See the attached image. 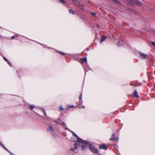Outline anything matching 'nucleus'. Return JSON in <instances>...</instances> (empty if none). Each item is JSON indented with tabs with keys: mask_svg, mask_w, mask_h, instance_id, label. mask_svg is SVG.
<instances>
[{
	"mask_svg": "<svg viewBox=\"0 0 155 155\" xmlns=\"http://www.w3.org/2000/svg\"><path fill=\"white\" fill-rule=\"evenodd\" d=\"M76 104H77V106H76V107H77V106H78V102H76Z\"/></svg>",
	"mask_w": 155,
	"mask_h": 155,
	"instance_id": "a19ab883",
	"label": "nucleus"
},
{
	"mask_svg": "<svg viewBox=\"0 0 155 155\" xmlns=\"http://www.w3.org/2000/svg\"><path fill=\"white\" fill-rule=\"evenodd\" d=\"M117 45H118V46L119 47H120V46H124L125 45H124V44H123L122 43V41H119L118 43L117 44Z\"/></svg>",
	"mask_w": 155,
	"mask_h": 155,
	"instance_id": "ddd939ff",
	"label": "nucleus"
},
{
	"mask_svg": "<svg viewBox=\"0 0 155 155\" xmlns=\"http://www.w3.org/2000/svg\"><path fill=\"white\" fill-rule=\"evenodd\" d=\"M1 36L0 35V38H1Z\"/></svg>",
	"mask_w": 155,
	"mask_h": 155,
	"instance_id": "a18cd8bd",
	"label": "nucleus"
},
{
	"mask_svg": "<svg viewBox=\"0 0 155 155\" xmlns=\"http://www.w3.org/2000/svg\"><path fill=\"white\" fill-rule=\"evenodd\" d=\"M81 150H86L87 149V147L85 145H82L81 146Z\"/></svg>",
	"mask_w": 155,
	"mask_h": 155,
	"instance_id": "dca6fc26",
	"label": "nucleus"
},
{
	"mask_svg": "<svg viewBox=\"0 0 155 155\" xmlns=\"http://www.w3.org/2000/svg\"><path fill=\"white\" fill-rule=\"evenodd\" d=\"M115 134H112V137L111 138H115Z\"/></svg>",
	"mask_w": 155,
	"mask_h": 155,
	"instance_id": "c9c22d12",
	"label": "nucleus"
},
{
	"mask_svg": "<svg viewBox=\"0 0 155 155\" xmlns=\"http://www.w3.org/2000/svg\"><path fill=\"white\" fill-rule=\"evenodd\" d=\"M151 44L152 45H153V46L155 47V42L154 41H152L151 42Z\"/></svg>",
	"mask_w": 155,
	"mask_h": 155,
	"instance_id": "c85d7f7f",
	"label": "nucleus"
},
{
	"mask_svg": "<svg viewBox=\"0 0 155 155\" xmlns=\"http://www.w3.org/2000/svg\"><path fill=\"white\" fill-rule=\"evenodd\" d=\"M64 110L63 107L62 106H60L59 108V110L60 111L63 110Z\"/></svg>",
	"mask_w": 155,
	"mask_h": 155,
	"instance_id": "5701e85b",
	"label": "nucleus"
},
{
	"mask_svg": "<svg viewBox=\"0 0 155 155\" xmlns=\"http://www.w3.org/2000/svg\"><path fill=\"white\" fill-rule=\"evenodd\" d=\"M112 1L115 3H116V4H120V3L117 1L116 0H112Z\"/></svg>",
	"mask_w": 155,
	"mask_h": 155,
	"instance_id": "b1692460",
	"label": "nucleus"
},
{
	"mask_svg": "<svg viewBox=\"0 0 155 155\" xmlns=\"http://www.w3.org/2000/svg\"><path fill=\"white\" fill-rule=\"evenodd\" d=\"M8 62V64L11 67H12V65L11 63L9 61V60L8 61H7Z\"/></svg>",
	"mask_w": 155,
	"mask_h": 155,
	"instance_id": "bb28decb",
	"label": "nucleus"
},
{
	"mask_svg": "<svg viewBox=\"0 0 155 155\" xmlns=\"http://www.w3.org/2000/svg\"><path fill=\"white\" fill-rule=\"evenodd\" d=\"M51 134L55 138H57L58 137V135L56 134L55 131L54 133Z\"/></svg>",
	"mask_w": 155,
	"mask_h": 155,
	"instance_id": "f3484780",
	"label": "nucleus"
},
{
	"mask_svg": "<svg viewBox=\"0 0 155 155\" xmlns=\"http://www.w3.org/2000/svg\"><path fill=\"white\" fill-rule=\"evenodd\" d=\"M91 14L92 15H93L94 16H95L96 14L95 13L91 12Z\"/></svg>",
	"mask_w": 155,
	"mask_h": 155,
	"instance_id": "7c9ffc66",
	"label": "nucleus"
},
{
	"mask_svg": "<svg viewBox=\"0 0 155 155\" xmlns=\"http://www.w3.org/2000/svg\"><path fill=\"white\" fill-rule=\"evenodd\" d=\"M79 99H82V94H81L79 96Z\"/></svg>",
	"mask_w": 155,
	"mask_h": 155,
	"instance_id": "473e14b6",
	"label": "nucleus"
},
{
	"mask_svg": "<svg viewBox=\"0 0 155 155\" xmlns=\"http://www.w3.org/2000/svg\"><path fill=\"white\" fill-rule=\"evenodd\" d=\"M79 102L80 104H81L83 103V101H82V99H79Z\"/></svg>",
	"mask_w": 155,
	"mask_h": 155,
	"instance_id": "c756f323",
	"label": "nucleus"
},
{
	"mask_svg": "<svg viewBox=\"0 0 155 155\" xmlns=\"http://www.w3.org/2000/svg\"><path fill=\"white\" fill-rule=\"evenodd\" d=\"M60 2L65 3V2L64 0H59Z\"/></svg>",
	"mask_w": 155,
	"mask_h": 155,
	"instance_id": "72a5a7b5",
	"label": "nucleus"
},
{
	"mask_svg": "<svg viewBox=\"0 0 155 155\" xmlns=\"http://www.w3.org/2000/svg\"><path fill=\"white\" fill-rule=\"evenodd\" d=\"M73 1L74 3L78 6H79L80 4L79 2L77 0H74Z\"/></svg>",
	"mask_w": 155,
	"mask_h": 155,
	"instance_id": "f8f14e48",
	"label": "nucleus"
},
{
	"mask_svg": "<svg viewBox=\"0 0 155 155\" xmlns=\"http://www.w3.org/2000/svg\"><path fill=\"white\" fill-rule=\"evenodd\" d=\"M129 2L130 5H139L141 4L140 2L137 0H129Z\"/></svg>",
	"mask_w": 155,
	"mask_h": 155,
	"instance_id": "20e7f679",
	"label": "nucleus"
},
{
	"mask_svg": "<svg viewBox=\"0 0 155 155\" xmlns=\"http://www.w3.org/2000/svg\"><path fill=\"white\" fill-rule=\"evenodd\" d=\"M30 109L32 111H33V109L35 108V106L34 105L30 104L29 106Z\"/></svg>",
	"mask_w": 155,
	"mask_h": 155,
	"instance_id": "9b49d317",
	"label": "nucleus"
},
{
	"mask_svg": "<svg viewBox=\"0 0 155 155\" xmlns=\"http://www.w3.org/2000/svg\"><path fill=\"white\" fill-rule=\"evenodd\" d=\"M37 43H38L39 44H40V45H43V46H45V48H49V47H48L47 45H44L42 44H41V43H38V42H37Z\"/></svg>",
	"mask_w": 155,
	"mask_h": 155,
	"instance_id": "a878e982",
	"label": "nucleus"
},
{
	"mask_svg": "<svg viewBox=\"0 0 155 155\" xmlns=\"http://www.w3.org/2000/svg\"><path fill=\"white\" fill-rule=\"evenodd\" d=\"M139 54L140 58L142 59H146L148 55L147 54H145L141 52H139Z\"/></svg>",
	"mask_w": 155,
	"mask_h": 155,
	"instance_id": "39448f33",
	"label": "nucleus"
},
{
	"mask_svg": "<svg viewBox=\"0 0 155 155\" xmlns=\"http://www.w3.org/2000/svg\"><path fill=\"white\" fill-rule=\"evenodd\" d=\"M15 36H12V37H11V39H14V38H15Z\"/></svg>",
	"mask_w": 155,
	"mask_h": 155,
	"instance_id": "e433bc0d",
	"label": "nucleus"
},
{
	"mask_svg": "<svg viewBox=\"0 0 155 155\" xmlns=\"http://www.w3.org/2000/svg\"><path fill=\"white\" fill-rule=\"evenodd\" d=\"M69 13L71 14H72L73 15H74L75 14L74 12L72 10V9H70L69 10Z\"/></svg>",
	"mask_w": 155,
	"mask_h": 155,
	"instance_id": "aec40b11",
	"label": "nucleus"
},
{
	"mask_svg": "<svg viewBox=\"0 0 155 155\" xmlns=\"http://www.w3.org/2000/svg\"><path fill=\"white\" fill-rule=\"evenodd\" d=\"M18 36H19V35L18 34H17V35H15V36L17 37H18Z\"/></svg>",
	"mask_w": 155,
	"mask_h": 155,
	"instance_id": "58836bf2",
	"label": "nucleus"
},
{
	"mask_svg": "<svg viewBox=\"0 0 155 155\" xmlns=\"http://www.w3.org/2000/svg\"><path fill=\"white\" fill-rule=\"evenodd\" d=\"M118 138H111L110 139V140H116L117 141H118Z\"/></svg>",
	"mask_w": 155,
	"mask_h": 155,
	"instance_id": "4be33fe9",
	"label": "nucleus"
},
{
	"mask_svg": "<svg viewBox=\"0 0 155 155\" xmlns=\"http://www.w3.org/2000/svg\"><path fill=\"white\" fill-rule=\"evenodd\" d=\"M10 153L11 154V155H15L14 153H12L11 152H10Z\"/></svg>",
	"mask_w": 155,
	"mask_h": 155,
	"instance_id": "4c0bfd02",
	"label": "nucleus"
},
{
	"mask_svg": "<svg viewBox=\"0 0 155 155\" xmlns=\"http://www.w3.org/2000/svg\"><path fill=\"white\" fill-rule=\"evenodd\" d=\"M70 131L73 134L74 136L76 137L77 140V141L79 143H81L82 144H86V145H88L90 143V142H89L84 140L80 138L75 133H74L71 130H70Z\"/></svg>",
	"mask_w": 155,
	"mask_h": 155,
	"instance_id": "f257e3e1",
	"label": "nucleus"
},
{
	"mask_svg": "<svg viewBox=\"0 0 155 155\" xmlns=\"http://www.w3.org/2000/svg\"><path fill=\"white\" fill-rule=\"evenodd\" d=\"M99 148L100 149H103L107 150V147L106 145L102 144L99 146Z\"/></svg>",
	"mask_w": 155,
	"mask_h": 155,
	"instance_id": "0eeeda50",
	"label": "nucleus"
},
{
	"mask_svg": "<svg viewBox=\"0 0 155 155\" xmlns=\"http://www.w3.org/2000/svg\"><path fill=\"white\" fill-rule=\"evenodd\" d=\"M97 27L98 28H99V25L97 24Z\"/></svg>",
	"mask_w": 155,
	"mask_h": 155,
	"instance_id": "ea45409f",
	"label": "nucleus"
},
{
	"mask_svg": "<svg viewBox=\"0 0 155 155\" xmlns=\"http://www.w3.org/2000/svg\"><path fill=\"white\" fill-rule=\"evenodd\" d=\"M56 50V52L60 54L61 55H65L66 54L64 52H61V51H58V50Z\"/></svg>",
	"mask_w": 155,
	"mask_h": 155,
	"instance_id": "4468645a",
	"label": "nucleus"
},
{
	"mask_svg": "<svg viewBox=\"0 0 155 155\" xmlns=\"http://www.w3.org/2000/svg\"><path fill=\"white\" fill-rule=\"evenodd\" d=\"M59 120H60V119H58L56 120H53V121L54 122H55L56 123V124H58L59 125H61V124L60 122H59Z\"/></svg>",
	"mask_w": 155,
	"mask_h": 155,
	"instance_id": "2eb2a0df",
	"label": "nucleus"
},
{
	"mask_svg": "<svg viewBox=\"0 0 155 155\" xmlns=\"http://www.w3.org/2000/svg\"><path fill=\"white\" fill-rule=\"evenodd\" d=\"M49 128L48 129V131L51 133H52L54 132V129L53 127L51 125H49Z\"/></svg>",
	"mask_w": 155,
	"mask_h": 155,
	"instance_id": "423d86ee",
	"label": "nucleus"
},
{
	"mask_svg": "<svg viewBox=\"0 0 155 155\" xmlns=\"http://www.w3.org/2000/svg\"><path fill=\"white\" fill-rule=\"evenodd\" d=\"M61 125H63V126H66V124L64 122H62V124H61Z\"/></svg>",
	"mask_w": 155,
	"mask_h": 155,
	"instance_id": "f704fd0d",
	"label": "nucleus"
},
{
	"mask_svg": "<svg viewBox=\"0 0 155 155\" xmlns=\"http://www.w3.org/2000/svg\"><path fill=\"white\" fill-rule=\"evenodd\" d=\"M133 96L136 98H138V94L136 90L133 93Z\"/></svg>",
	"mask_w": 155,
	"mask_h": 155,
	"instance_id": "9d476101",
	"label": "nucleus"
},
{
	"mask_svg": "<svg viewBox=\"0 0 155 155\" xmlns=\"http://www.w3.org/2000/svg\"><path fill=\"white\" fill-rule=\"evenodd\" d=\"M84 70H85V73L86 74V70L85 69H84Z\"/></svg>",
	"mask_w": 155,
	"mask_h": 155,
	"instance_id": "37998d69",
	"label": "nucleus"
},
{
	"mask_svg": "<svg viewBox=\"0 0 155 155\" xmlns=\"http://www.w3.org/2000/svg\"><path fill=\"white\" fill-rule=\"evenodd\" d=\"M78 7L81 10H84V8L83 5H81V4L78 6Z\"/></svg>",
	"mask_w": 155,
	"mask_h": 155,
	"instance_id": "a211bd4d",
	"label": "nucleus"
},
{
	"mask_svg": "<svg viewBox=\"0 0 155 155\" xmlns=\"http://www.w3.org/2000/svg\"><path fill=\"white\" fill-rule=\"evenodd\" d=\"M81 61L82 63H86L87 62V58L86 57L81 58Z\"/></svg>",
	"mask_w": 155,
	"mask_h": 155,
	"instance_id": "6e6552de",
	"label": "nucleus"
},
{
	"mask_svg": "<svg viewBox=\"0 0 155 155\" xmlns=\"http://www.w3.org/2000/svg\"><path fill=\"white\" fill-rule=\"evenodd\" d=\"M2 147H3L4 149H5V150H6L8 152H9L10 153V152H11L10 151H9L8 149H7L4 146L3 144L2 143L0 144V145Z\"/></svg>",
	"mask_w": 155,
	"mask_h": 155,
	"instance_id": "6ab92c4d",
	"label": "nucleus"
},
{
	"mask_svg": "<svg viewBox=\"0 0 155 155\" xmlns=\"http://www.w3.org/2000/svg\"><path fill=\"white\" fill-rule=\"evenodd\" d=\"M78 142L76 141L74 144V148H71L70 149V150L72 151L74 153H77L78 152V147H81L82 146L78 143Z\"/></svg>",
	"mask_w": 155,
	"mask_h": 155,
	"instance_id": "7ed1b4c3",
	"label": "nucleus"
},
{
	"mask_svg": "<svg viewBox=\"0 0 155 155\" xmlns=\"http://www.w3.org/2000/svg\"><path fill=\"white\" fill-rule=\"evenodd\" d=\"M40 109L42 110L44 113V114L47 117V116L46 112L45 111V109L42 108H40Z\"/></svg>",
	"mask_w": 155,
	"mask_h": 155,
	"instance_id": "412c9836",
	"label": "nucleus"
},
{
	"mask_svg": "<svg viewBox=\"0 0 155 155\" xmlns=\"http://www.w3.org/2000/svg\"><path fill=\"white\" fill-rule=\"evenodd\" d=\"M82 107H83V108H85V107H84V106H82Z\"/></svg>",
	"mask_w": 155,
	"mask_h": 155,
	"instance_id": "c03bdc74",
	"label": "nucleus"
},
{
	"mask_svg": "<svg viewBox=\"0 0 155 155\" xmlns=\"http://www.w3.org/2000/svg\"><path fill=\"white\" fill-rule=\"evenodd\" d=\"M107 38V37L105 36H103L101 37L100 40V42L102 43Z\"/></svg>",
	"mask_w": 155,
	"mask_h": 155,
	"instance_id": "1a4fd4ad",
	"label": "nucleus"
},
{
	"mask_svg": "<svg viewBox=\"0 0 155 155\" xmlns=\"http://www.w3.org/2000/svg\"><path fill=\"white\" fill-rule=\"evenodd\" d=\"M89 145L90 150L94 153H97L98 155H102L98 152V150L94 146H92L90 143L88 145Z\"/></svg>",
	"mask_w": 155,
	"mask_h": 155,
	"instance_id": "f03ea898",
	"label": "nucleus"
},
{
	"mask_svg": "<svg viewBox=\"0 0 155 155\" xmlns=\"http://www.w3.org/2000/svg\"><path fill=\"white\" fill-rule=\"evenodd\" d=\"M76 107L74 105H68V108H73Z\"/></svg>",
	"mask_w": 155,
	"mask_h": 155,
	"instance_id": "cd10ccee",
	"label": "nucleus"
},
{
	"mask_svg": "<svg viewBox=\"0 0 155 155\" xmlns=\"http://www.w3.org/2000/svg\"><path fill=\"white\" fill-rule=\"evenodd\" d=\"M72 1H73L74 0H72Z\"/></svg>",
	"mask_w": 155,
	"mask_h": 155,
	"instance_id": "49530a36",
	"label": "nucleus"
},
{
	"mask_svg": "<svg viewBox=\"0 0 155 155\" xmlns=\"http://www.w3.org/2000/svg\"><path fill=\"white\" fill-rule=\"evenodd\" d=\"M4 60L6 61H8V60L5 57H3Z\"/></svg>",
	"mask_w": 155,
	"mask_h": 155,
	"instance_id": "2f4dec72",
	"label": "nucleus"
},
{
	"mask_svg": "<svg viewBox=\"0 0 155 155\" xmlns=\"http://www.w3.org/2000/svg\"><path fill=\"white\" fill-rule=\"evenodd\" d=\"M63 127L65 129L67 130H68L69 131H70V130H70L67 127V126L66 125V126H63Z\"/></svg>",
	"mask_w": 155,
	"mask_h": 155,
	"instance_id": "393cba45",
	"label": "nucleus"
},
{
	"mask_svg": "<svg viewBox=\"0 0 155 155\" xmlns=\"http://www.w3.org/2000/svg\"><path fill=\"white\" fill-rule=\"evenodd\" d=\"M18 77L19 78H21V77L19 75H18Z\"/></svg>",
	"mask_w": 155,
	"mask_h": 155,
	"instance_id": "79ce46f5",
	"label": "nucleus"
}]
</instances>
